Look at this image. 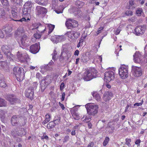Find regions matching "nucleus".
<instances>
[{"instance_id": "obj_1", "label": "nucleus", "mask_w": 147, "mask_h": 147, "mask_svg": "<svg viewBox=\"0 0 147 147\" xmlns=\"http://www.w3.org/2000/svg\"><path fill=\"white\" fill-rule=\"evenodd\" d=\"M97 71L94 68H90L87 69L84 73L82 78L85 81H90L96 77Z\"/></svg>"}, {"instance_id": "obj_2", "label": "nucleus", "mask_w": 147, "mask_h": 147, "mask_svg": "<svg viewBox=\"0 0 147 147\" xmlns=\"http://www.w3.org/2000/svg\"><path fill=\"white\" fill-rule=\"evenodd\" d=\"M26 134V131L23 128H18L11 131V135L18 142H20L21 139L19 137H22Z\"/></svg>"}, {"instance_id": "obj_3", "label": "nucleus", "mask_w": 147, "mask_h": 147, "mask_svg": "<svg viewBox=\"0 0 147 147\" xmlns=\"http://www.w3.org/2000/svg\"><path fill=\"white\" fill-rule=\"evenodd\" d=\"M85 107L89 115L94 116L98 113V106L97 105L88 103L85 105Z\"/></svg>"}, {"instance_id": "obj_4", "label": "nucleus", "mask_w": 147, "mask_h": 147, "mask_svg": "<svg viewBox=\"0 0 147 147\" xmlns=\"http://www.w3.org/2000/svg\"><path fill=\"white\" fill-rule=\"evenodd\" d=\"M13 71L18 81H21L23 80L25 76V73L23 68L15 67L13 69Z\"/></svg>"}, {"instance_id": "obj_5", "label": "nucleus", "mask_w": 147, "mask_h": 147, "mask_svg": "<svg viewBox=\"0 0 147 147\" xmlns=\"http://www.w3.org/2000/svg\"><path fill=\"white\" fill-rule=\"evenodd\" d=\"M115 70V68H110L105 73L104 80L107 82L114 80Z\"/></svg>"}, {"instance_id": "obj_6", "label": "nucleus", "mask_w": 147, "mask_h": 147, "mask_svg": "<svg viewBox=\"0 0 147 147\" xmlns=\"http://www.w3.org/2000/svg\"><path fill=\"white\" fill-rule=\"evenodd\" d=\"M1 49L6 55L7 58L8 60L11 61L14 59L13 55L11 54L10 52L12 49L10 46L3 45L1 47Z\"/></svg>"}, {"instance_id": "obj_7", "label": "nucleus", "mask_w": 147, "mask_h": 147, "mask_svg": "<svg viewBox=\"0 0 147 147\" xmlns=\"http://www.w3.org/2000/svg\"><path fill=\"white\" fill-rule=\"evenodd\" d=\"M26 121L25 118L20 119L18 120L17 116L14 115L11 118V122L12 125L13 126H22L25 124Z\"/></svg>"}, {"instance_id": "obj_8", "label": "nucleus", "mask_w": 147, "mask_h": 147, "mask_svg": "<svg viewBox=\"0 0 147 147\" xmlns=\"http://www.w3.org/2000/svg\"><path fill=\"white\" fill-rule=\"evenodd\" d=\"M119 74L120 77L124 79L128 76V66L123 65H121L119 69Z\"/></svg>"}, {"instance_id": "obj_9", "label": "nucleus", "mask_w": 147, "mask_h": 147, "mask_svg": "<svg viewBox=\"0 0 147 147\" xmlns=\"http://www.w3.org/2000/svg\"><path fill=\"white\" fill-rule=\"evenodd\" d=\"M31 9L24 7L23 9L22 16L23 17L20 19L18 20H14V21L22 22H23L26 21V20H30L28 17L30 16V13Z\"/></svg>"}, {"instance_id": "obj_10", "label": "nucleus", "mask_w": 147, "mask_h": 147, "mask_svg": "<svg viewBox=\"0 0 147 147\" xmlns=\"http://www.w3.org/2000/svg\"><path fill=\"white\" fill-rule=\"evenodd\" d=\"M131 72L133 75L136 77H140L142 74L141 68L133 65L131 66Z\"/></svg>"}, {"instance_id": "obj_11", "label": "nucleus", "mask_w": 147, "mask_h": 147, "mask_svg": "<svg viewBox=\"0 0 147 147\" xmlns=\"http://www.w3.org/2000/svg\"><path fill=\"white\" fill-rule=\"evenodd\" d=\"M17 56L18 59L21 63H25L29 59L28 55L27 54H22L19 51L17 52Z\"/></svg>"}, {"instance_id": "obj_12", "label": "nucleus", "mask_w": 147, "mask_h": 147, "mask_svg": "<svg viewBox=\"0 0 147 147\" xmlns=\"http://www.w3.org/2000/svg\"><path fill=\"white\" fill-rule=\"evenodd\" d=\"M70 39L72 40H76L80 36L79 32L75 31H71L67 32L65 34Z\"/></svg>"}, {"instance_id": "obj_13", "label": "nucleus", "mask_w": 147, "mask_h": 147, "mask_svg": "<svg viewBox=\"0 0 147 147\" xmlns=\"http://www.w3.org/2000/svg\"><path fill=\"white\" fill-rule=\"evenodd\" d=\"M65 24L68 29L76 27L78 26V22L71 19H68L66 21Z\"/></svg>"}, {"instance_id": "obj_14", "label": "nucleus", "mask_w": 147, "mask_h": 147, "mask_svg": "<svg viewBox=\"0 0 147 147\" xmlns=\"http://www.w3.org/2000/svg\"><path fill=\"white\" fill-rule=\"evenodd\" d=\"M146 29L145 26H138L135 29L134 33L137 36L142 35Z\"/></svg>"}, {"instance_id": "obj_15", "label": "nucleus", "mask_w": 147, "mask_h": 147, "mask_svg": "<svg viewBox=\"0 0 147 147\" xmlns=\"http://www.w3.org/2000/svg\"><path fill=\"white\" fill-rule=\"evenodd\" d=\"M20 41L22 45L25 47H27L30 44V39L25 34H23L21 37Z\"/></svg>"}, {"instance_id": "obj_16", "label": "nucleus", "mask_w": 147, "mask_h": 147, "mask_svg": "<svg viewBox=\"0 0 147 147\" xmlns=\"http://www.w3.org/2000/svg\"><path fill=\"white\" fill-rule=\"evenodd\" d=\"M64 37L63 36L55 35L51 36L50 39L53 43H57L58 42L63 41L64 40Z\"/></svg>"}, {"instance_id": "obj_17", "label": "nucleus", "mask_w": 147, "mask_h": 147, "mask_svg": "<svg viewBox=\"0 0 147 147\" xmlns=\"http://www.w3.org/2000/svg\"><path fill=\"white\" fill-rule=\"evenodd\" d=\"M133 57L135 63H140L143 62L142 57L139 52H136L133 55Z\"/></svg>"}, {"instance_id": "obj_18", "label": "nucleus", "mask_w": 147, "mask_h": 147, "mask_svg": "<svg viewBox=\"0 0 147 147\" xmlns=\"http://www.w3.org/2000/svg\"><path fill=\"white\" fill-rule=\"evenodd\" d=\"M47 9L43 7L40 6H37L36 8V14L39 15L42 14H44L47 12Z\"/></svg>"}, {"instance_id": "obj_19", "label": "nucleus", "mask_w": 147, "mask_h": 147, "mask_svg": "<svg viewBox=\"0 0 147 147\" xmlns=\"http://www.w3.org/2000/svg\"><path fill=\"white\" fill-rule=\"evenodd\" d=\"M33 89L32 87L28 88L26 90L25 92L26 96L31 99L33 98Z\"/></svg>"}, {"instance_id": "obj_20", "label": "nucleus", "mask_w": 147, "mask_h": 147, "mask_svg": "<svg viewBox=\"0 0 147 147\" xmlns=\"http://www.w3.org/2000/svg\"><path fill=\"white\" fill-rule=\"evenodd\" d=\"M47 78H44L42 79L40 83V87L42 91L43 92L49 84Z\"/></svg>"}, {"instance_id": "obj_21", "label": "nucleus", "mask_w": 147, "mask_h": 147, "mask_svg": "<svg viewBox=\"0 0 147 147\" xmlns=\"http://www.w3.org/2000/svg\"><path fill=\"white\" fill-rule=\"evenodd\" d=\"M39 43H35V44L32 45L30 47V51L33 54H36L39 51L38 45Z\"/></svg>"}, {"instance_id": "obj_22", "label": "nucleus", "mask_w": 147, "mask_h": 147, "mask_svg": "<svg viewBox=\"0 0 147 147\" xmlns=\"http://www.w3.org/2000/svg\"><path fill=\"white\" fill-rule=\"evenodd\" d=\"M24 31L23 28L22 27H20L17 29L15 33V36L16 37L18 36L21 37L25 34L24 33Z\"/></svg>"}, {"instance_id": "obj_23", "label": "nucleus", "mask_w": 147, "mask_h": 147, "mask_svg": "<svg viewBox=\"0 0 147 147\" xmlns=\"http://www.w3.org/2000/svg\"><path fill=\"white\" fill-rule=\"evenodd\" d=\"M11 12L13 18H11V20H13L14 19H18V16L17 13V10L16 8H13L12 7L11 8ZM17 19V20H18Z\"/></svg>"}, {"instance_id": "obj_24", "label": "nucleus", "mask_w": 147, "mask_h": 147, "mask_svg": "<svg viewBox=\"0 0 147 147\" xmlns=\"http://www.w3.org/2000/svg\"><path fill=\"white\" fill-rule=\"evenodd\" d=\"M8 99L11 104H13L16 102L17 98L14 96H11L8 98Z\"/></svg>"}, {"instance_id": "obj_25", "label": "nucleus", "mask_w": 147, "mask_h": 147, "mask_svg": "<svg viewBox=\"0 0 147 147\" xmlns=\"http://www.w3.org/2000/svg\"><path fill=\"white\" fill-rule=\"evenodd\" d=\"M3 30L6 34H8L12 31V29L10 26L7 25L3 28Z\"/></svg>"}, {"instance_id": "obj_26", "label": "nucleus", "mask_w": 147, "mask_h": 147, "mask_svg": "<svg viewBox=\"0 0 147 147\" xmlns=\"http://www.w3.org/2000/svg\"><path fill=\"white\" fill-rule=\"evenodd\" d=\"M92 94L94 98L97 101H100L101 99V97L96 92H94L92 93Z\"/></svg>"}, {"instance_id": "obj_27", "label": "nucleus", "mask_w": 147, "mask_h": 147, "mask_svg": "<svg viewBox=\"0 0 147 147\" xmlns=\"http://www.w3.org/2000/svg\"><path fill=\"white\" fill-rule=\"evenodd\" d=\"M55 125L56 123L53 121L50 122L47 124V127L49 129H51L53 128Z\"/></svg>"}, {"instance_id": "obj_28", "label": "nucleus", "mask_w": 147, "mask_h": 147, "mask_svg": "<svg viewBox=\"0 0 147 147\" xmlns=\"http://www.w3.org/2000/svg\"><path fill=\"white\" fill-rule=\"evenodd\" d=\"M0 1L4 7H7L9 6L8 0H0Z\"/></svg>"}, {"instance_id": "obj_29", "label": "nucleus", "mask_w": 147, "mask_h": 147, "mask_svg": "<svg viewBox=\"0 0 147 147\" xmlns=\"http://www.w3.org/2000/svg\"><path fill=\"white\" fill-rule=\"evenodd\" d=\"M102 57L101 56H96L94 57V60L93 63L95 62H101L102 61Z\"/></svg>"}, {"instance_id": "obj_30", "label": "nucleus", "mask_w": 147, "mask_h": 147, "mask_svg": "<svg viewBox=\"0 0 147 147\" xmlns=\"http://www.w3.org/2000/svg\"><path fill=\"white\" fill-rule=\"evenodd\" d=\"M32 3L31 1H28L25 3L24 7L31 9V8L32 6Z\"/></svg>"}, {"instance_id": "obj_31", "label": "nucleus", "mask_w": 147, "mask_h": 147, "mask_svg": "<svg viewBox=\"0 0 147 147\" xmlns=\"http://www.w3.org/2000/svg\"><path fill=\"white\" fill-rule=\"evenodd\" d=\"M76 5L78 7L80 8L85 5V3L83 2L80 1H77L76 2Z\"/></svg>"}, {"instance_id": "obj_32", "label": "nucleus", "mask_w": 147, "mask_h": 147, "mask_svg": "<svg viewBox=\"0 0 147 147\" xmlns=\"http://www.w3.org/2000/svg\"><path fill=\"white\" fill-rule=\"evenodd\" d=\"M6 106L7 102L5 100L0 98V107H6Z\"/></svg>"}, {"instance_id": "obj_33", "label": "nucleus", "mask_w": 147, "mask_h": 147, "mask_svg": "<svg viewBox=\"0 0 147 147\" xmlns=\"http://www.w3.org/2000/svg\"><path fill=\"white\" fill-rule=\"evenodd\" d=\"M48 26L49 28V31L48 32L49 34H50L54 30L55 26L53 25H52L51 24L49 25H48Z\"/></svg>"}, {"instance_id": "obj_34", "label": "nucleus", "mask_w": 147, "mask_h": 147, "mask_svg": "<svg viewBox=\"0 0 147 147\" xmlns=\"http://www.w3.org/2000/svg\"><path fill=\"white\" fill-rule=\"evenodd\" d=\"M5 113V112L3 111H1L0 112V117L2 121H3L4 120Z\"/></svg>"}, {"instance_id": "obj_35", "label": "nucleus", "mask_w": 147, "mask_h": 147, "mask_svg": "<svg viewBox=\"0 0 147 147\" xmlns=\"http://www.w3.org/2000/svg\"><path fill=\"white\" fill-rule=\"evenodd\" d=\"M143 13L142 9L141 8H139L136 11V14L138 16H140Z\"/></svg>"}, {"instance_id": "obj_36", "label": "nucleus", "mask_w": 147, "mask_h": 147, "mask_svg": "<svg viewBox=\"0 0 147 147\" xmlns=\"http://www.w3.org/2000/svg\"><path fill=\"white\" fill-rule=\"evenodd\" d=\"M38 31L40 32H44L45 30L46 27L44 26H40L38 27Z\"/></svg>"}, {"instance_id": "obj_37", "label": "nucleus", "mask_w": 147, "mask_h": 147, "mask_svg": "<svg viewBox=\"0 0 147 147\" xmlns=\"http://www.w3.org/2000/svg\"><path fill=\"white\" fill-rule=\"evenodd\" d=\"M103 99L105 101H108L109 100V98L108 96V92H105L103 95Z\"/></svg>"}, {"instance_id": "obj_38", "label": "nucleus", "mask_w": 147, "mask_h": 147, "mask_svg": "<svg viewBox=\"0 0 147 147\" xmlns=\"http://www.w3.org/2000/svg\"><path fill=\"white\" fill-rule=\"evenodd\" d=\"M88 60V57L86 56H82L81 59V61L83 63L87 62Z\"/></svg>"}, {"instance_id": "obj_39", "label": "nucleus", "mask_w": 147, "mask_h": 147, "mask_svg": "<svg viewBox=\"0 0 147 147\" xmlns=\"http://www.w3.org/2000/svg\"><path fill=\"white\" fill-rule=\"evenodd\" d=\"M90 118L88 117L87 116L85 115L83 117L82 119L83 121H84L86 122H88L90 120Z\"/></svg>"}, {"instance_id": "obj_40", "label": "nucleus", "mask_w": 147, "mask_h": 147, "mask_svg": "<svg viewBox=\"0 0 147 147\" xmlns=\"http://www.w3.org/2000/svg\"><path fill=\"white\" fill-rule=\"evenodd\" d=\"M109 138L108 137H106L105 139L103 142V145L104 146H106L108 144L109 142Z\"/></svg>"}, {"instance_id": "obj_41", "label": "nucleus", "mask_w": 147, "mask_h": 147, "mask_svg": "<svg viewBox=\"0 0 147 147\" xmlns=\"http://www.w3.org/2000/svg\"><path fill=\"white\" fill-rule=\"evenodd\" d=\"M72 114L73 117L75 119L77 120L80 119V117L78 114L76 113Z\"/></svg>"}, {"instance_id": "obj_42", "label": "nucleus", "mask_w": 147, "mask_h": 147, "mask_svg": "<svg viewBox=\"0 0 147 147\" xmlns=\"http://www.w3.org/2000/svg\"><path fill=\"white\" fill-rule=\"evenodd\" d=\"M125 14L128 16H131L133 15V12L131 10H127L125 12Z\"/></svg>"}, {"instance_id": "obj_43", "label": "nucleus", "mask_w": 147, "mask_h": 147, "mask_svg": "<svg viewBox=\"0 0 147 147\" xmlns=\"http://www.w3.org/2000/svg\"><path fill=\"white\" fill-rule=\"evenodd\" d=\"M125 144L127 145L128 146L130 147L131 146V144L130 143L131 141V139L130 138H127L125 139Z\"/></svg>"}, {"instance_id": "obj_44", "label": "nucleus", "mask_w": 147, "mask_h": 147, "mask_svg": "<svg viewBox=\"0 0 147 147\" xmlns=\"http://www.w3.org/2000/svg\"><path fill=\"white\" fill-rule=\"evenodd\" d=\"M131 6H132V8L133 7H134V8L135 7V6L134 5L133 0H131L129 2V8H131Z\"/></svg>"}, {"instance_id": "obj_45", "label": "nucleus", "mask_w": 147, "mask_h": 147, "mask_svg": "<svg viewBox=\"0 0 147 147\" xmlns=\"http://www.w3.org/2000/svg\"><path fill=\"white\" fill-rule=\"evenodd\" d=\"M11 2L13 4H20V3H21L22 0H10Z\"/></svg>"}, {"instance_id": "obj_46", "label": "nucleus", "mask_w": 147, "mask_h": 147, "mask_svg": "<svg viewBox=\"0 0 147 147\" xmlns=\"http://www.w3.org/2000/svg\"><path fill=\"white\" fill-rule=\"evenodd\" d=\"M35 1L37 3L40 5H45V3L42 2L44 0H35Z\"/></svg>"}, {"instance_id": "obj_47", "label": "nucleus", "mask_w": 147, "mask_h": 147, "mask_svg": "<svg viewBox=\"0 0 147 147\" xmlns=\"http://www.w3.org/2000/svg\"><path fill=\"white\" fill-rule=\"evenodd\" d=\"M6 65V63L5 61H0V69L3 68Z\"/></svg>"}, {"instance_id": "obj_48", "label": "nucleus", "mask_w": 147, "mask_h": 147, "mask_svg": "<svg viewBox=\"0 0 147 147\" xmlns=\"http://www.w3.org/2000/svg\"><path fill=\"white\" fill-rule=\"evenodd\" d=\"M0 86L3 88H5L6 87V84L4 81L0 80Z\"/></svg>"}, {"instance_id": "obj_49", "label": "nucleus", "mask_w": 147, "mask_h": 147, "mask_svg": "<svg viewBox=\"0 0 147 147\" xmlns=\"http://www.w3.org/2000/svg\"><path fill=\"white\" fill-rule=\"evenodd\" d=\"M52 59L54 61H55L56 59V55H57V53L55 50L54 51L53 53L52 54Z\"/></svg>"}, {"instance_id": "obj_50", "label": "nucleus", "mask_w": 147, "mask_h": 147, "mask_svg": "<svg viewBox=\"0 0 147 147\" xmlns=\"http://www.w3.org/2000/svg\"><path fill=\"white\" fill-rule=\"evenodd\" d=\"M45 119L49 122L50 121L51 116L49 114H47L45 115Z\"/></svg>"}, {"instance_id": "obj_51", "label": "nucleus", "mask_w": 147, "mask_h": 147, "mask_svg": "<svg viewBox=\"0 0 147 147\" xmlns=\"http://www.w3.org/2000/svg\"><path fill=\"white\" fill-rule=\"evenodd\" d=\"M103 27H100L98 29L96 32V36H97L101 32V31L103 30Z\"/></svg>"}, {"instance_id": "obj_52", "label": "nucleus", "mask_w": 147, "mask_h": 147, "mask_svg": "<svg viewBox=\"0 0 147 147\" xmlns=\"http://www.w3.org/2000/svg\"><path fill=\"white\" fill-rule=\"evenodd\" d=\"M34 36L36 39H38L41 37V35L35 33L34 34Z\"/></svg>"}, {"instance_id": "obj_53", "label": "nucleus", "mask_w": 147, "mask_h": 147, "mask_svg": "<svg viewBox=\"0 0 147 147\" xmlns=\"http://www.w3.org/2000/svg\"><path fill=\"white\" fill-rule=\"evenodd\" d=\"M61 120V117L59 115H56L54 117V121H59Z\"/></svg>"}, {"instance_id": "obj_54", "label": "nucleus", "mask_w": 147, "mask_h": 147, "mask_svg": "<svg viewBox=\"0 0 147 147\" xmlns=\"http://www.w3.org/2000/svg\"><path fill=\"white\" fill-rule=\"evenodd\" d=\"M83 42V39H82V37H81L79 40V42L78 43V45H77V47L78 48L79 47L80 45H81V43H82Z\"/></svg>"}, {"instance_id": "obj_55", "label": "nucleus", "mask_w": 147, "mask_h": 147, "mask_svg": "<svg viewBox=\"0 0 147 147\" xmlns=\"http://www.w3.org/2000/svg\"><path fill=\"white\" fill-rule=\"evenodd\" d=\"M77 109L75 107H73L71 110V111L72 114L76 113V112L77 110Z\"/></svg>"}, {"instance_id": "obj_56", "label": "nucleus", "mask_w": 147, "mask_h": 147, "mask_svg": "<svg viewBox=\"0 0 147 147\" xmlns=\"http://www.w3.org/2000/svg\"><path fill=\"white\" fill-rule=\"evenodd\" d=\"M69 138V136H65L63 140V142L64 143L67 141Z\"/></svg>"}, {"instance_id": "obj_57", "label": "nucleus", "mask_w": 147, "mask_h": 147, "mask_svg": "<svg viewBox=\"0 0 147 147\" xmlns=\"http://www.w3.org/2000/svg\"><path fill=\"white\" fill-rule=\"evenodd\" d=\"M121 28L120 27H119L117 30H116L115 31V34L116 35H117L118 34H119L120 31H121Z\"/></svg>"}, {"instance_id": "obj_58", "label": "nucleus", "mask_w": 147, "mask_h": 147, "mask_svg": "<svg viewBox=\"0 0 147 147\" xmlns=\"http://www.w3.org/2000/svg\"><path fill=\"white\" fill-rule=\"evenodd\" d=\"M136 18L134 17H133L130 18L128 19V21L129 22H133L135 21Z\"/></svg>"}, {"instance_id": "obj_59", "label": "nucleus", "mask_w": 147, "mask_h": 147, "mask_svg": "<svg viewBox=\"0 0 147 147\" xmlns=\"http://www.w3.org/2000/svg\"><path fill=\"white\" fill-rule=\"evenodd\" d=\"M4 37V34L2 30L0 29V37L3 38Z\"/></svg>"}, {"instance_id": "obj_60", "label": "nucleus", "mask_w": 147, "mask_h": 147, "mask_svg": "<svg viewBox=\"0 0 147 147\" xmlns=\"http://www.w3.org/2000/svg\"><path fill=\"white\" fill-rule=\"evenodd\" d=\"M140 142L141 141L140 139H137L136 140L135 142V143L138 146H140Z\"/></svg>"}, {"instance_id": "obj_61", "label": "nucleus", "mask_w": 147, "mask_h": 147, "mask_svg": "<svg viewBox=\"0 0 147 147\" xmlns=\"http://www.w3.org/2000/svg\"><path fill=\"white\" fill-rule=\"evenodd\" d=\"M82 13L81 11L80 10H78L77 11L76 13H75V14H76V15L78 16H81V14Z\"/></svg>"}, {"instance_id": "obj_62", "label": "nucleus", "mask_w": 147, "mask_h": 147, "mask_svg": "<svg viewBox=\"0 0 147 147\" xmlns=\"http://www.w3.org/2000/svg\"><path fill=\"white\" fill-rule=\"evenodd\" d=\"M36 78L39 79H40L41 77V75L39 73H37L36 74Z\"/></svg>"}, {"instance_id": "obj_63", "label": "nucleus", "mask_w": 147, "mask_h": 147, "mask_svg": "<svg viewBox=\"0 0 147 147\" xmlns=\"http://www.w3.org/2000/svg\"><path fill=\"white\" fill-rule=\"evenodd\" d=\"M64 83H61L60 86V89L61 90H62L64 88Z\"/></svg>"}, {"instance_id": "obj_64", "label": "nucleus", "mask_w": 147, "mask_h": 147, "mask_svg": "<svg viewBox=\"0 0 147 147\" xmlns=\"http://www.w3.org/2000/svg\"><path fill=\"white\" fill-rule=\"evenodd\" d=\"M94 145V143L93 142H91L88 144V147H93Z\"/></svg>"}]
</instances>
